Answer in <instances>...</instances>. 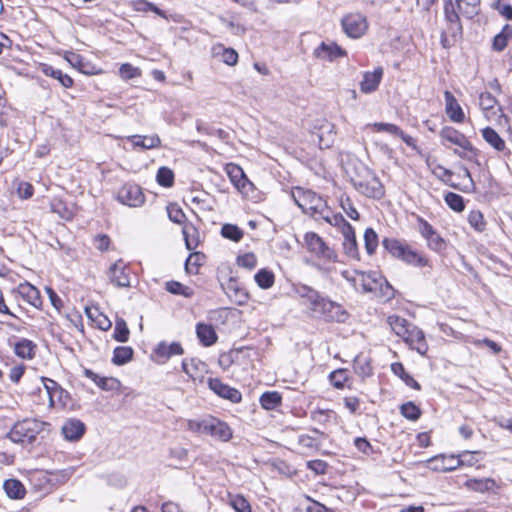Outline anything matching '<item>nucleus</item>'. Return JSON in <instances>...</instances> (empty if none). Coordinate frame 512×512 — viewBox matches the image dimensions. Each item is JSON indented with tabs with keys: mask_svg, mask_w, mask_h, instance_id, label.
Returning <instances> with one entry per match:
<instances>
[{
	"mask_svg": "<svg viewBox=\"0 0 512 512\" xmlns=\"http://www.w3.org/2000/svg\"><path fill=\"white\" fill-rule=\"evenodd\" d=\"M382 245L393 257L415 267L429 266V259L422 253L414 250L407 243L395 238H385Z\"/></svg>",
	"mask_w": 512,
	"mask_h": 512,
	"instance_id": "obj_1",
	"label": "nucleus"
},
{
	"mask_svg": "<svg viewBox=\"0 0 512 512\" xmlns=\"http://www.w3.org/2000/svg\"><path fill=\"white\" fill-rule=\"evenodd\" d=\"M188 426L192 431L222 441H228L232 437L230 427L219 418H192L188 421Z\"/></svg>",
	"mask_w": 512,
	"mask_h": 512,
	"instance_id": "obj_2",
	"label": "nucleus"
},
{
	"mask_svg": "<svg viewBox=\"0 0 512 512\" xmlns=\"http://www.w3.org/2000/svg\"><path fill=\"white\" fill-rule=\"evenodd\" d=\"M292 197L299 208L306 214L319 219L328 208L326 201L317 193L297 187L292 191Z\"/></svg>",
	"mask_w": 512,
	"mask_h": 512,
	"instance_id": "obj_3",
	"label": "nucleus"
},
{
	"mask_svg": "<svg viewBox=\"0 0 512 512\" xmlns=\"http://www.w3.org/2000/svg\"><path fill=\"white\" fill-rule=\"evenodd\" d=\"M341 275L356 291L376 292L383 282L382 276L375 271L367 273L359 270H344Z\"/></svg>",
	"mask_w": 512,
	"mask_h": 512,
	"instance_id": "obj_4",
	"label": "nucleus"
},
{
	"mask_svg": "<svg viewBox=\"0 0 512 512\" xmlns=\"http://www.w3.org/2000/svg\"><path fill=\"white\" fill-rule=\"evenodd\" d=\"M43 425L37 418H22L13 426L11 439L15 442H33Z\"/></svg>",
	"mask_w": 512,
	"mask_h": 512,
	"instance_id": "obj_5",
	"label": "nucleus"
},
{
	"mask_svg": "<svg viewBox=\"0 0 512 512\" xmlns=\"http://www.w3.org/2000/svg\"><path fill=\"white\" fill-rule=\"evenodd\" d=\"M365 171V178L352 179L354 188L368 198L381 199L385 194L384 186L373 172L368 169Z\"/></svg>",
	"mask_w": 512,
	"mask_h": 512,
	"instance_id": "obj_6",
	"label": "nucleus"
},
{
	"mask_svg": "<svg viewBox=\"0 0 512 512\" xmlns=\"http://www.w3.org/2000/svg\"><path fill=\"white\" fill-rule=\"evenodd\" d=\"M304 243L308 251L316 257L328 262H335L337 260L336 252L318 234L307 232L304 235Z\"/></svg>",
	"mask_w": 512,
	"mask_h": 512,
	"instance_id": "obj_7",
	"label": "nucleus"
},
{
	"mask_svg": "<svg viewBox=\"0 0 512 512\" xmlns=\"http://www.w3.org/2000/svg\"><path fill=\"white\" fill-rule=\"evenodd\" d=\"M313 311L320 313L328 321L344 322L347 317L341 305L322 296Z\"/></svg>",
	"mask_w": 512,
	"mask_h": 512,
	"instance_id": "obj_8",
	"label": "nucleus"
},
{
	"mask_svg": "<svg viewBox=\"0 0 512 512\" xmlns=\"http://www.w3.org/2000/svg\"><path fill=\"white\" fill-rule=\"evenodd\" d=\"M42 382L49 397L50 406L54 408H65L70 401L68 393L52 379L43 377Z\"/></svg>",
	"mask_w": 512,
	"mask_h": 512,
	"instance_id": "obj_9",
	"label": "nucleus"
},
{
	"mask_svg": "<svg viewBox=\"0 0 512 512\" xmlns=\"http://www.w3.org/2000/svg\"><path fill=\"white\" fill-rule=\"evenodd\" d=\"M117 199L122 204L130 207H139L145 201L141 188L136 184H125L122 186L117 193Z\"/></svg>",
	"mask_w": 512,
	"mask_h": 512,
	"instance_id": "obj_10",
	"label": "nucleus"
},
{
	"mask_svg": "<svg viewBox=\"0 0 512 512\" xmlns=\"http://www.w3.org/2000/svg\"><path fill=\"white\" fill-rule=\"evenodd\" d=\"M342 27L347 36L360 38L367 30L366 18L360 14H349L342 19Z\"/></svg>",
	"mask_w": 512,
	"mask_h": 512,
	"instance_id": "obj_11",
	"label": "nucleus"
},
{
	"mask_svg": "<svg viewBox=\"0 0 512 512\" xmlns=\"http://www.w3.org/2000/svg\"><path fill=\"white\" fill-rule=\"evenodd\" d=\"M482 459V452L480 451H462L457 454V457H451L453 462L451 465L438 466L437 469L442 471H453L460 466H474Z\"/></svg>",
	"mask_w": 512,
	"mask_h": 512,
	"instance_id": "obj_12",
	"label": "nucleus"
},
{
	"mask_svg": "<svg viewBox=\"0 0 512 512\" xmlns=\"http://www.w3.org/2000/svg\"><path fill=\"white\" fill-rule=\"evenodd\" d=\"M110 282L117 287H130V268L122 261L115 262L108 271Z\"/></svg>",
	"mask_w": 512,
	"mask_h": 512,
	"instance_id": "obj_13",
	"label": "nucleus"
},
{
	"mask_svg": "<svg viewBox=\"0 0 512 512\" xmlns=\"http://www.w3.org/2000/svg\"><path fill=\"white\" fill-rule=\"evenodd\" d=\"M225 171L232 184L242 193H247L253 187L252 182L246 177L240 166L229 163L226 165Z\"/></svg>",
	"mask_w": 512,
	"mask_h": 512,
	"instance_id": "obj_14",
	"label": "nucleus"
},
{
	"mask_svg": "<svg viewBox=\"0 0 512 512\" xmlns=\"http://www.w3.org/2000/svg\"><path fill=\"white\" fill-rule=\"evenodd\" d=\"M440 137L443 141H448L465 151H473V145L469 139L462 132L451 126L443 127L440 131Z\"/></svg>",
	"mask_w": 512,
	"mask_h": 512,
	"instance_id": "obj_15",
	"label": "nucleus"
},
{
	"mask_svg": "<svg viewBox=\"0 0 512 512\" xmlns=\"http://www.w3.org/2000/svg\"><path fill=\"white\" fill-rule=\"evenodd\" d=\"M313 55L320 60L332 62L338 58L345 57L347 53L335 42H322L314 49Z\"/></svg>",
	"mask_w": 512,
	"mask_h": 512,
	"instance_id": "obj_16",
	"label": "nucleus"
},
{
	"mask_svg": "<svg viewBox=\"0 0 512 512\" xmlns=\"http://www.w3.org/2000/svg\"><path fill=\"white\" fill-rule=\"evenodd\" d=\"M208 386L215 394L222 398L228 399L234 403L241 400V393L237 389L222 383L217 378H209Z\"/></svg>",
	"mask_w": 512,
	"mask_h": 512,
	"instance_id": "obj_17",
	"label": "nucleus"
},
{
	"mask_svg": "<svg viewBox=\"0 0 512 512\" xmlns=\"http://www.w3.org/2000/svg\"><path fill=\"white\" fill-rule=\"evenodd\" d=\"M384 70L382 67H377L373 71H366L363 74V79L360 82V90L364 94H370L376 91L382 81Z\"/></svg>",
	"mask_w": 512,
	"mask_h": 512,
	"instance_id": "obj_18",
	"label": "nucleus"
},
{
	"mask_svg": "<svg viewBox=\"0 0 512 512\" xmlns=\"http://www.w3.org/2000/svg\"><path fill=\"white\" fill-rule=\"evenodd\" d=\"M445 112L449 119L454 123H462L465 120V114L454 95L446 90L444 92Z\"/></svg>",
	"mask_w": 512,
	"mask_h": 512,
	"instance_id": "obj_19",
	"label": "nucleus"
},
{
	"mask_svg": "<svg viewBox=\"0 0 512 512\" xmlns=\"http://www.w3.org/2000/svg\"><path fill=\"white\" fill-rule=\"evenodd\" d=\"M61 430L64 438L67 441L76 442L82 438L86 427L85 424L79 419L72 418L63 424Z\"/></svg>",
	"mask_w": 512,
	"mask_h": 512,
	"instance_id": "obj_20",
	"label": "nucleus"
},
{
	"mask_svg": "<svg viewBox=\"0 0 512 512\" xmlns=\"http://www.w3.org/2000/svg\"><path fill=\"white\" fill-rule=\"evenodd\" d=\"M410 348L415 349L419 354L425 355L428 350V345L422 330L413 325L408 334L403 338Z\"/></svg>",
	"mask_w": 512,
	"mask_h": 512,
	"instance_id": "obj_21",
	"label": "nucleus"
},
{
	"mask_svg": "<svg viewBox=\"0 0 512 512\" xmlns=\"http://www.w3.org/2000/svg\"><path fill=\"white\" fill-rule=\"evenodd\" d=\"M19 295L30 305L40 308L42 299L39 290L28 282L21 283L17 287Z\"/></svg>",
	"mask_w": 512,
	"mask_h": 512,
	"instance_id": "obj_22",
	"label": "nucleus"
},
{
	"mask_svg": "<svg viewBox=\"0 0 512 512\" xmlns=\"http://www.w3.org/2000/svg\"><path fill=\"white\" fill-rule=\"evenodd\" d=\"M225 293L237 305H245L249 299V294L245 288L232 279L227 283Z\"/></svg>",
	"mask_w": 512,
	"mask_h": 512,
	"instance_id": "obj_23",
	"label": "nucleus"
},
{
	"mask_svg": "<svg viewBox=\"0 0 512 512\" xmlns=\"http://www.w3.org/2000/svg\"><path fill=\"white\" fill-rule=\"evenodd\" d=\"M127 141L131 142L133 148H141L143 150L158 148L161 145V139L158 135H131Z\"/></svg>",
	"mask_w": 512,
	"mask_h": 512,
	"instance_id": "obj_24",
	"label": "nucleus"
},
{
	"mask_svg": "<svg viewBox=\"0 0 512 512\" xmlns=\"http://www.w3.org/2000/svg\"><path fill=\"white\" fill-rule=\"evenodd\" d=\"M39 70L44 75L58 80L59 83L65 88H70L73 86V79L69 75L63 73L60 69H56L49 64L41 63Z\"/></svg>",
	"mask_w": 512,
	"mask_h": 512,
	"instance_id": "obj_25",
	"label": "nucleus"
},
{
	"mask_svg": "<svg viewBox=\"0 0 512 512\" xmlns=\"http://www.w3.org/2000/svg\"><path fill=\"white\" fill-rule=\"evenodd\" d=\"M319 219H323L331 226L337 227L342 234L345 232H350V230L353 228L352 225L347 222L341 214H333L329 207L324 212V215H321Z\"/></svg>",
	"mask_w": 512,
	"mask_h": 512,
	"instance_id": "obj_26",
	"label": "nucleus"
},
{
	"mask_svg": "<svg viewBox=\"0 0 512 512\" xmlns=\"http://www.w3.org/2000/svg\"><path fill=\"white\" fill-rule=\"evenodd\" d=\"M154 353L159 358L167 360L174 355L183 354V348L178 342L167 344L166 342L162 341L156 346V348L154 349Z\"/></svg>",
	"mask_w": 512,
	"mask_h": 512,
	"instance_id": "obj_27",
	"label": "nucleus"
},
{
	"mask_svg": "<svg viewBox=\"0 0 512 512\" xmlns=\"http://www.w3.org/2000/svg\"><path fill=\"white\" fill-rule=\"evenodd\" d=\"M196 334L203 346H211L217 341V334L214 328L205 323H198L196 326Z\"/></svg>",
	"mask_w": 512,
	"mask_h": 512,
	"instance_id": "obj_28",
	"label": "nucleus"
},
{
	"mask_svg": "<svg viewBox=\"0 0 512 512\" xmlns=\"http://www.w3.org/2000/svg\"><path fill=\"white\" fill-rule=\"evenodd\" d=\"M387 323L393 332L402 339L408 334L413 324L409 323L405 318L397 315H391L387 318Z\"/></svg>",
	"mask_w": 512,
	"mask_h": 512,
	"instance_id": "obj_29",
	"label": "nucleus"
},
{
	"mask_svg": "<svg viewBox=\"0 0 512 512\" xmlns=\"http://www.w3.org/2000/svg\"><path fill=\"white\" fill-rule=\"evenodd\" d=\"M483 139L498 152L504 151L506 148L503 138L491 127H486L481 130Z\"/></svg>",
	"mask_w": 512,
	"mask_h": 512,
	"instance_id": "obj_30",
	"label": "nucleus"
},
{
	"mask_svg": "<svg viewBox=\"0 0 512 512\" xmlns=\"http://www.w3.org/2000/svg\"><path fill=\"white\" fill-rule=\"evenodd\" d=\"M36 345L29 339H21L14 345L15 354L22 359H32L35 356Z\"/></svg>",
	"mask_w": 512,
	"mask_h": 512,
	"instance_id": "obj_31",
	"label": "nucleus"
},
{
	"mask_svg": "<svg viewBox=\"0 0 512 512\" xmlns=\"http://www.w3.org/2000/svg\"><path fill=\"white\" fill-rule=\"evenodd\" d=\"M342 235L344 238V241H343L344 253L352 259H359V252H358V246H357L354 228H352L350 230V232H345Z\"/></svg>",
	"mask_w": 512,
	"mask_h": 512,
	"instance_id": "obj_32",
	"label": "nucleus"
},
{
	"mask_svg": "<svg viewBox=\"0 0 512 512\" xmlns=\"http://www.w3.org/2000/svg\"><path fill=\"white\" fill-rule=\"evenodd\" d=\"M512 38V26L506 24L503 26L502 30L495 35L492 43V47L495 51L501 52L503 51L507 45L508 41Z\"/></svg>",
	"mask_w": 512,
	"mask_h": 512,
	"instance_id": "obj_33",
	"label": "nucleus"
},
{
	"mask_svg": "<svg viewBox=\"0 0 512 512\" xmlns=\"http://www.w3.org/2000/svg\"><path fill=\"white\" fill-rule=\"evenodd\" d=\"M353 367L355 373L363 379L372 375L370 359L363 354H359L355 357Z\"/></svg>",
	"mask_w": 512,
	"mask_h": 512,
	"instance_id": "obj_34",
	"label": "nucleus"
},
{
	"mask_svg": "<svg viewBox=\"0 0 512 512\" xmlns=\"http://www.w3.org/2000/svg\"><path fill=\"white\" fill-rule=\"evenodd\" d=\"M3 487L7 495L12 499H21L25 495V488L19 480L8 479L4 482Z\"/></svg>",
	"mask_w": 512,
	"mask_h": 512,
	"instance_id": "obj_35",
	"label": "nucleus"
},
{
	"mask_svg": "<svg viewBox=\"0 0 512 512\" xmlns=\"http://www.w3.org/2000/svg\"><path fill=\"white\" fill-rule=\"evenodd\" d=\"M133 357V349L129 346H118L113 351L112 362L115 365H124Z\"/></svg>",
	"mask_w": 512,
	"mask_h": 512,
	"instance_id": "obj_36",
	"label": "nucleus"
},
{
	"mask_svg": "<svg viewBox=\"0 0 512 512\" xmlns=\"http://www.w3.org/2000/svg\"><path fill=\"white\" fill-rule=\"evenodd\" d=\"M255 282L261 289H269L274 285L275 276L271 270L260 269L254 276Z\"/></svg>",
	"mask_w": 512,
	"mask_h": 512,
	"instance_id": "obj_37",
	"label": "nucleus"
},
{
	"mask_svg": "<svg viewBox=\"0 0 512 512\" xmlns=\"http://www.w3.org/2000/svg\"><path fill=\"white\" fill-rule=\"evenodd\" d=\"M282 397L277 391H268L261 395V406L266 410H273L281 404Z\"/></svg>",
	"mask_w": 512,
	"mask_h": 512,
	"instance_id": "obj_38",
	"label": "nucleus"
},
{
	"mask_svg": "<svg viewBox=\"0 0 512 512\" xmlns=\"http://www.w3.org/2000/svg\"><path fill=\"white\" fill-rule=\"evenodd\" d=\"M296 293L301 297L306 299L311 306V309L313 310L318 303V301L321 298V295L314 290L313 288L306 286V285H300L296 288Z\"/></svg>",
	"mask_w": 512,
	"mask_h": 512,
	"instance_id": "obj_39",
	"label": "nucleus"
},
{
	"mask_svg": "<svg viewBox=\"0 0 512 512\" xmlns=\"http://www.w3.org/2000/svg\"><path fill=\"white\" fill-rule=\"evenodd\" d=\"M213 52L214 55L221 54L222 61L229 66H234L238 61V54L232 48H225L222 45H218L213 48Z\"/></svg>",
	"mask_w": 512,
	"mask_h": 512,
	"instance_id": "obj_40",
	"label": "nucleus"
},
{
	"mask_svg": "<svg viewBox=\"0 0 512 512\" xmlns=\"http://www.w3.org/2000/svg\"><path fill=\"white\" fill-rule=\"evenodd\" d=\"M391 370L395 375L400 377L407 386L414 389H420L418 382L406 372L404 366L401 363H393L391 365Z\"/></svg>",
	"mask_w": 512,
	"mask_h": 512,
	"instance_id": "obj_41",
	"label": "nucleus"
},
{
	"mask_svg": "<svg viewBox=\"0 0 512 512\" xmlns=\"http://www.w3.org/2000/svg\"><path fill=\"white\" fill-rule=\"evenodd\" d=\"M329 381L331 385L337 389H343L349 381V375L347 369H337L330 373Z\"/></svg>",
	"mask_w": 512,
	"mask_h": 512,
	"instance_id": "obj_42",
	"label": "nucleus"
},
{
	"mask_svg": "<svg viewBox=\"0 0 512 512\" xmlns=\"http://www.w3.org/2000/svg\"><path fill=\"white\" fill-rule=\"evenodd\" d=\"M459 10L469 18L478 14L480 0H456Z\"/></svg>",
	"mask_w": 512,
	"mask_h": 512,
	"instance_id": "obj_43",
	"label": "nucleus"
},
{
	"mask_svg": "<svg viewBox=\"0 0 512 512\" xmlns=\"http://www.w3.org/2000/svg\"><path fill=\"white\" fill-rule=\"evenodd\" d=\"M130 331L127 327L126 321L122 318H118L115 322L113 338L118 341L125 343L128 341Z\"/></svg>",
	"mask_w": 512,
	"mask_h": 512,
	"instance_id": "obj_44",
	"label": "nucleus"
},
{
	"mask_svg": "<svg viewBox=\"0 0 512 512\" xmlns=\"http://www.w3.org/2000/svg\"><path fill=\"white\" fill-rule=\"evenodd\" d=\"M221 235L233 242H239L243 238L244 233L237 225L224 224L221 227Z\"/></svg>",
	"mask_w": 512,
	"mask_h": 512,
	"instance_id": "obj_45",
	"label": "nucleus"
},
{
	"mask_svg": "<svg viewBox=\"0 0 512 512\" xmlns=\"http://www.w3.org/2000/svg\"><path fill=\"white\" fill-rule=\"evenodd\" d=\"M378 235L373 228H367L364 232V245L367 254L372 255L378 247Z\"/></svg>",
	"mask_w": 512,
	"mask_h": 512,
	"instance_id": "obj_46",
	"label": "nucleus"
},
{
	"mask_svg": "<svg viewBox=\"0 0 512 512\" xmlns=\"http://www.w3.org/2000/svg\"><path fill=\"white\" fill-rule=\"evenodd\" d=\"M229 505L236 512H252L251 505L242 495H228Z\"/></svg>",
	"mask_w": 512,
	"mask_h": 512,
	"instance_id": "obj_47",
	"label": "nucleus"
},
{
	"mask_svg": "<svg viewBox=\"0 0 512 512\" xmlns=\"http://www.w3.org/2000/svg\"><path fill=\"white\" fill-rule=\"evenodd\" d=\"M157 183L163 187H171L174 183V173L168 167H160L156 174Z\"/></svg>",
	"mask_w": 512,
	"mask_h": 512,
	"instance_id": "obj_48",
	"label": "nucleus"
},
{
	"mask_svg": "<svg viewBox=\"0 0 512 512\" xmlns=\"http://www.w3.org/2000/svg\"><path fill=\"white\" fill-rule=\"evenodd\" d=\"M204 256L200 253L190 254L185 262V270L188 274L198 273V268L203 264Z\"/></svg>",
	"mask_w": 512,
	"mask_h": 512,
	"instance_id": "obj_49",
	"label": "nucleus"
},
{
	"mask_svg": "<svg viewBox=\"0 0 512 512\" xmlns=\"http://www.w3.org/2000/svg\"><path fill=\"white\" fill-rule=\"evenodd\" d=\"M444 199L446 204L456 212H462L465 209L464 199L459 194L448 192Z\"/></svg>",
	"mask_w": 512,
	"mask_h": 512,
	"instance_id": "obj_50",
	"label": "nucleus"
},
{
	"mask_svg": "<svg viewBox=\"0 0 512 512\" xmlns=\"http://www.w3.org/2000/svg\"><path fill=\"white\" fill-rule=\"evenodd\" d=\"M166 290L175 295H183L185 297H191L193 290L190 287L184 286L178 281H168L166 283Z\"/></svg>",
	"mask_w": 512,
	"mask_h": 512,
	"instance_id": "obj_51",
	"label": "nucleus"
},
{
	"mask_svg": "<svg viewBox=\"0 0 512 512\" xmlns=\"http://www.w3.org/2000/svg\"><path fill=\"white\" fill-rule=\"evenodd\" d=\"M427 241V247L437 253L446 249V241L436 232L430 236Z\"/></svg>",
	"mask_w": 512,
	"mask_h": 512,
	"instance_id": "obj_52",
	"label": "nucleus"
},
{
	"mask_svg": "<svg viewBox=\"0 0 512 512\" xmlns=\"http://www.w3.org/2000/svg\"><path fill=\"white\" fill-rule=\"evenodd\" d=\"M340 206L343 211L350 217L352 220H359L360 214L357 209L354 207L352 200L346 196L340 199Z\"/></svg>",
	"mask_w": 512,
	"mask_h": 512,
	"instance_id": "obj_53",
	"label": "nucleus"
},
{
	"mask_svg": "<svg viewBox=\"0 0 512 512\" xmlns=\"http://www.w3.org/2000/svg\"><path fill=\"white\" fill-rule=\"evenodd\" d=\"M493 9H495L502 17L507 20L512 21V6L508 3L507 0H496L492 4Z\"/></svg>",
	"mask_w": 512,
	"mask_h": 512,
	"instance_id": "obj_54",
	"label": "nucleus"
},
{
	"mask_svg": "<svg viewBox=\"0 0 512 512\" xmlns=\"http://www.w3.org/2000/svg\"><path fill=\"white\" fill-rule=\"evenodd\" d=\"M376 132H386L392 135H398L401 133V128L392 123L376 122L369 124Z\"/></svg>",
	"mask_w": 512,
	"mask_h": 512,
	"instance_id": "obj_55",
	"label": "nucleus"
},
{
	"mask_svg": "<svg viewBox=\"0 0 512 512\" xmlns=\"http://www.w3.org/2000/svg\"><path fill=\"white\" fill-rule=\"evenodd\" d=\"M237 264L240 267L252 270L257 265V257L254 253H245L237 257Z\"/></svg>",
	"mask_w": 512,
	"mask_h": 512,
	"instance_id": "obj_56",
	"label": "nucleus"
},
{
	"mask_svg": "<svg viewBox=\"0 0 512 512\" xmlns=\"http://www.w3.org/2000/svg\"><path fill=\"white\" fill-rule=\"evenodd\" d=\"M468 222L477 231H482L485 228L484 217L478 210H473L469 213Z\"/></svg>",
	"mask_w": 512,
	"mask_h": 512,
	"instance_id": "obj_57",
	"label": "nucleus"
},
{
	"mask_svg": "<svg viewBox=\"0 0 512 512\" xmlns=\"http://www.w3.org/2000/svg\"><path fill=\"white\" fill-rule=\"evenodd\" d=\"M497 104L496 98L489 92H482L479 96V105L483 111L492 110Z\"/></svg>",
	"mask_w": 512,
	"mask_h": 512,
	"instance_id": "obj_58",
	"label": "nucleus"
},
{
	"mask_svg": "<svg viewBox=\"0 0 512 512\" xmlns=\"http://www.w3.org/2000/svg\"><path fill=\"white\" fill-rule=\"evenodd\" d=\"M121 78L129 80L140 76V70L129 63H124L119 68Z\"/></svg>",
	"mask_w": 512,
	"mask_h": 512,
	"instance_id": "obj_59",
	"label": "nucleus"
},
{
	"mask_svg": "<svg viewBox=\"0 0 512 512\" xmlns=\"http://www.w3.org/2000/svg\"><path fill=\"white\" fill-rule=\"evenodd\" d=\"M444 13H445L446 20L450 24L459 26V16H458L457 12L455 11L454 5L451 2V0H448L445 3Z\"/></svg>",
	"mask_w": 512,
	"mask_h": 512,
	"instance_id": "obj_60",
	"label": "nucleus"
},
{
	"mask_svg": "<svg viewBox=\"0 0 512 512\" xmlns=\"http://www.w3.org/2000/svg\"><path fill=\"white\" fill-rule=\"evenodd\" d=\"M167 213H168V217L169 219L174 222V223H177V224H180L183 222V220L185 219V214L183 213V211L175 204H170L168 207H167Z\"/></svg>",
	"mask_w": 512,
	"mask_h": 512,
	"instance_id": "obj_61",
	"label": "nucleus"
},
{
	"mask_svg": "<svg viewBox=\"0 0 512 512\" xmlns=\"http://www.w3.org/2000/svg\"><path fill=\"white\" fill-rule=\"evenodd\" d=\"M99 388L105 391H117L120 388V382L113 377H104L99 379Z\"/></svg>",
	"mask_w": 512,
	"mask_h": 512,
	"instance_id": "obj_62",
	"label": "nucleus"
},
{
	"mask_svg": "<svg viewBox=\"0 0 512 512\" xmlns=\"http://www.w3.org/2000/svg\"><path fill=\"white\" fill-rule=\"evenodd\" d=\"M418 230L424 239H428L430 236L437 232L433 226L423 218H418Z\"/></svg>",
	"mask_w": 512,
	"mask_h": 512,
	"instance_id": "obj_63",
	"label": "nucleus"
},
{
	"mask_svg": "<svg viewBox=\"0 0 512 512\" xmlns=\"http://www.w3.org/2000/svg\"><path fill=\"white\" fill-rule=\"evenodd\" d=\"M34 188L28 182H20L17 187V194L21 199H29L33 196Z\"/></svg>",
	"mask_w": 512,
	"mask_h": 512,
	"instance_id": "obj_64",
	"label": "nucleus"
}]
</instances>
